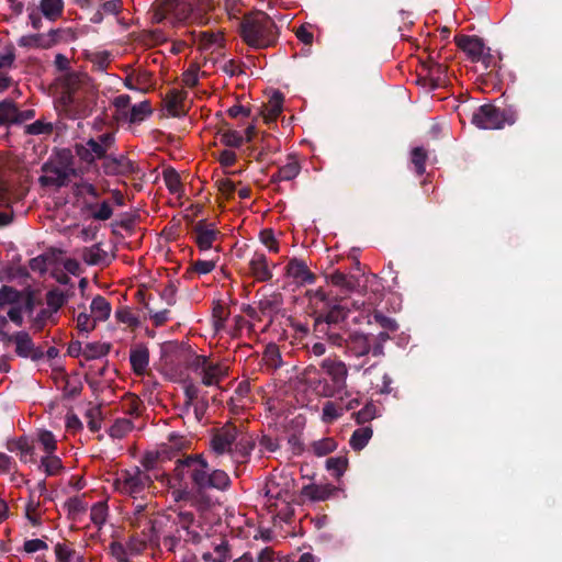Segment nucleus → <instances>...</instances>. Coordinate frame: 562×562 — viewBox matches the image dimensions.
I'll return each mask as SVG.
<instances>
[{"label": "nucleus", "instance_id": "obj_1", "mask_svg": "<svg viewBox=\"0 0 562 562\" xmlns=\"http://www.w3.org/2000/svg\"><path fill=\"white\" fill-rule=\"evenodd\" d=\"M172 480L180 485H190L195 492L196 504L201 506H211V491L225 492L232 485L229 475L224 470L212 468L202 453L177 458Z\"/></svg>", "mask_w": 562, "mask_h": 562}, {"label": "nucleus", "instance_id": "obj_2", "mask_svg": "<svg viewBox=\"0 0 562 562\" xmlns=\"http://www.w3.org/2000/svg\"><path fill=\"white\" fill-rule=\"evenodd\" d=\"M305 296L308 301L310 315L314 319L315 335L329 344L340 342L341 335L349 328L347 318L350 308L345 299L323 288L307 290Z\"/></svg>", "mask_w": 562, "mask_h": 562}, {"label": "nucleus", "instance_id": "obj_3", "mask_svg": "<svg viewBox=\"0 0 562 562\" xmlns=\"http://www.w3.org/2000/svg\"><path fill=\"white\" fill-rule=\"evenodd\" d=\"M59 105L69 119H81L90 114V94L93 91L90 77L85 72L67 71L59 77Z\"/></svg>", "mask_w": 562, "mask_h": 562}, {"label": "nucleus", "instance_id": "obj_4", "mask_svg": "<svg viewBox=\"0 0 562 562\" xmlns=\"http://www.w3.org/2000/svg\"><path fill=\"white\" fill-rule=\"evenodd\" d=\"M210 447L216 456L228 453L233 459L245 462L255 448V440L243 426L228 422L213 430Z\"/></svg>", "mask_w": 562, "mask_h": 562}, {"label": "nucleus", "instance_id": "obj_5", "mask_svg": "<svg viewBox=\"0 0 562 562\" xmlns=\"http://www.w3.org/2000/svg\"><path fill=\"white\" fill-rule=\"evenodd\" d=\"M239 33L243 41L256 49L274 46L279 38V30L274 21L259 10L243 16L239 22Z\"/></svg>", "mask_w": 562, "mask_h": 562}, {"label": "nucleus", "instance_id": "obj_6", "mask_svg": "<svg viewBox=\"0 0 562 562\" xmlns=\"http://www.w3.org/2000/svg\"><path fill=\"white\" fill-rule=\"evenodd\" d=\"M128 520L132 527L142 529V536L149 540L150 546L158 547L160 536L166 531L171 518L166 515H155L148 510L147 504L138 503L134 506Z\"/></svg>", "mask_w": 562, "mask_h": 562}, {"label": "nucleus", "instance_id": "obj_7", "mask_svg": "<svg viewBox=\"0 0 562 562\" xmlns=\"http://www.w3.org/2000/svg\"><path fill=\"white\" fill-rule=\"evenodd\" d=\"M190 370L196 373L205 386H217L229 374V367L222 362H214L204 355H190L187 361Z\"/></svg>", "mask_w": 562, "mask_h": 562}, {"label": "nucleus", "instance_id": "obj_8", "mask_svg": "<svg viewBox=\"0 0 562 562\" xmlns=\"http://www.w3.org/2000/svg\"><path fill=\"white\" fill-rule=\"evenodd\" d=\"M517 112L512 108L501 109L493 104H483L472 114L471 123L483 130H501L505 124L513 125Z\"/></svg>", "mask_w": 562, "mask_h": 562}, {"label": "nucleus", "instance_id": "obj_9", "mask_svg": "<svg viewBox=\"0 0 562 562\" xmlns=\"http://www.w3.org/2000/svg\"><path fill=\"white\" fill-rule=\"evenodd\" d=\"M189 0H156L153 9L154 23H169L176 25L187 21L192 14Z\"/></svg>", "mask_w": 562, "mask_h": 562}, {"label": "nucleus", "instance_id": "obj_10", "mask_svg": "<svg viewBox=\"0 0 562 562\" xmlns=\"http://www.w3.org/2000/svg\"><path fill=\"white\" fill-rule=\"evenodd\" d=\"M153 481L146 471L140 470L138 467L133 470H124L114 480V488L126 495L136 497L151 485Z\"/></svg>", "mask_w": 562, "mask_h": 562}, {"label": "nucleus", "instance_id": "obj_11", "mask_svg": "<svg viewBox=\"0 0 562 562\" xmlns=\"http://www.w3.org/2000/svg\"><path fill=\"white\" fill-rule=\"evenodd\" d=\"M321 368L330 378L331 383L324 382L321 394L325 397L335 396L347 387L348 368L346 363L337 359H324Z\"/></svg>", "mask_w": 562, "mask_h": 562}, {"label": "nucleus", "instance_id": "obj_12", "mask_svg": "<svg viewBox=\"0 0 562 562\" xmlns=\"http://www.w3.org/2000/svg\"><path fill=\"white\" fill-rule=\"evenodd\" d=\"M335 347L342 348L348 357L361 358L373 355L371 346V335L360 330H352L350 327L341 335L340 342H333Z\"/></svg>", "mask_w": 562, "mask_h": 562}, {"label": "nucleus", "instance_id": "obj_13", "mask_svg": "<svg viewBox=\"0 0 562 562\" xmlns=\"http://www.w3.org/2000/svg\"><path fill=\"white\" fill-rule=\"evenodd\" d=\"M42 171L45 175L40 177V183L44 187H65L68 184L70 177H72L65 168L52 160L43 164Z\"/></svg>", "mask_w": 562, "mask_h": 562}, {"label": "nucleus", "instance_id": "obj_14", "mask_svg": "<svg viewBox=\"0 0 562 562\" xmlns=\"http://www.w3.org/2000/svg\"><path fill=\"white\" fill-rule=\"evenodd\" d=\"M102 169L106 176H130L138 171L137 165L125 155H108L102 162Z\"/></svg>", "mask_w": 562, "mask_h": 562}, {"label": "nucleus", "instance_id": "obj_15", "mask_svg": "<svg viewBox=\"0 0 562 562\" xmlns=\"http://www.w3.org/2000/svg\"><path fill=\"white\" fill-rule=\"evenodd\" d=\"M15 353L21 358H30L32 361H38L44 357L42 347H36L26 331L14 334Z\"/></svg>", "mask_w": 562, "mask_h": 562}, {"label": "nucleus", "instance_id": "obj_16", "mask_svg": "<svg viewBox=\"0 0 562 562\" xmlns=\"http://www.w3.org/2000/svg\"><path fill=\"white\" fill-rule=\"evenodd\" d=\"M454 42L458 48L464 52L473 63L480 61L482 53L486 48L482 38L475 35H457Z\"/></svg>", "mask_w": 562, "mask_h": 562}, {"label": "nucleus", "instance_id": "obj_17", "mask_svg": "<svg viewBox=\"0 0 562 562\" xmlns=\"http://www.w3.org/2000/svg\"><path fill=\"white\" fill-rule=\"evenodd\" d=\"M193 234L200 250H209L221 233L214 227V224H207L204 220H201L194 225Z\"/></svg>", "mask_w": 562, "mask_h": 562}, {"label": "nucleus", "instance_id": "obj_18", "mask_svg": "<svg viewBox=\"0 0 562 562\" xmlns=\"http://www.w3.org/2000/svg\"><path fill=\"white\" fill-rule=\"evenodd\" d=\"M87 144L89 146V149L93 156L94 161L97 159L105 160L108 157V151L114 146L115 144V135L113 132H106L98 137L89 138L87 140Z\"/></svg>", "mask_w": 562, "mask_h": 562}, {"label": "nucleus", "instance_id": "obj_19", "mask_svg": "<svg viewBox=\"0 0 562 562\" xmlns=\"http://www.w3.org/2000/svg\"><path fill=\"white\" fill-rule=\"evenodd\" d=\"M124 86L130 90L147 92L154 86V76L146 69L132 70L125 77Z\"/></svg>", "mask_w": 562, "mask_h": 562}, {"label": "nucleus", "instance_id": "obj_20", "mask_svg": "<svg viewBox=\"0 0 562 562\" xmlns=\"http://www.w3.org/2000/svg\"><path fill=\"white\" fill-rule=\"evenodd\" d=\"M286 274L292 277L302 284H313L316 281V276L313 273L304 260L292 258L286 265Z\"/></svg>", "mask_w": 562, "mask_h": 562}, {"label": "nucleus", "instance_id": "obj_21", "mask_svg": "<svg viewBox=\"0 0 562 562\" xmlns=\"http://www.w3.org/2000/svg\"><path fill=\"white\" fill-rule=\"evenodd\" d=\"M424 69L427 71V79L431 89L443 86L448 79V68L446 65L436 61L432 57L423 63Z\"/></svg>", "mask_w": 562, "mask_h": 562}, {"label": "nucleus", "instance_id": "obj_22", "mask_svg": "<svg viewBox=\"0 0 562 562\" xmlns=\"http://www.w3.org/2000/svg\"><path fill=\"white\" fill-rule=\"evenodd\" d=\"M338 488L331 484H307L301 490V496L312 502H324L329 499Z\"/></svg>", "mask_w": 562, "mask_h": 562}, {"label": "nucleus", "instance_id": "obj_23", "mask_svg": "<svg viewBox=\"0 0 562 562\" xmlns=\"http://www.w3.org/2000/svg\"><path fill=\"white\" fill-rule=\"evenodd\" d=\"M250 276L258 282H267L272 279V272L269 269L268 260L266 255L255 252L252 258L249 260Z\"/></svg>", "mask_w": 562, "mask_h": 562}, {"label": "nucleus", "instance_id": "obj_24", "mask_svg": "<svg viewBox=\"0 0 562 562\" xmlns=\"http://www.w3.org/2000/svg\"><path fill=\"white\" fill-rule=\"evenodd\" d=\"M325 279L327 283H330L345 292H352L359 285L358 277L344 273L340 270H334L330 273H326Z\"/></svg>", "mask_w": 562, "mask_h": 562}, {"label": "nucleus", "instance_id": "obj_25", "mask_svg": "<svg viewBox=\"0 0 562 562\" xmlns=\"http://www.w3.org/2000/svg\"><path fill=\"white\" fill-rule=\"evenodd\" d=\"M130 363L136 375H143L149 364V351L145 345H138L131 349Z\"/></svg>", "mask_w": 562, "mask_h": 562}, {"label": "nucleus", "instance_id": "obj_26", "mask_svg": "<svg viewBox=\"0 0 562 562\" xmlns=\"http://www.w3.org/2000/svg\"><path fill=\"white\" fill-rule=\"evenodd\" d=\"M187 95V91L178 89H171L167 92L165 102L167 111L171 116H180L184 113V100Z\"/></svg>", "mask_w": 562, "mask_h": 562}, {"label": "nucleus", "instance_id": "obj_27", "mask_svg": "<svg viewBox=\"0 0 562 562\" xmlns=\"http://www.w3.org/2000/svg\"><path fill=\"white\" fill-rule=\"evenodd\" d=\"M189 347L178 341H167L161 345V359L166 364L172 366L176 360L184 352L189 351Z\"/></svg>", "mask_w": 562, "mask_h": 562}, {"label": "nucleus", "instance_id": "obj_28", "mask_svg": "<svg viewBox=\"0 0 562 562\" xmlns=\"http://www.w3.org/2000/svg\"><path fill=\"white\" fill-rule=\"evenodd\" d=\"M10 451H19L20 460L24 463H34L35 460V448L32 441L26 437H21L14 441L10 447Z\"/></svg>", "mask_w": 562, "mask_h": 562}, {"label": "nucleus", "instance_id": "obj_29", "mask_svg": "<svg viewBox=\"0 0 562 562\" xmlns=\"http://www.w3.org/2000/svg\"><path fill=\"white\" fill-rule=\"evenodd\" d=\"M283 94L279 91L274 92L269 99L268 104L261 111V114L266 123L274 122L282 112Z\"/></svg>", "mask_w": 562, "mask_h": 562}, {"label": "nucleus", "instance_id": "obj_30", "mask_svg": "<svg viewBox=\"0 0 562 562\" xmlns=\"http://www.w3.org/2000/svg\"><path fill=\"white\" fill-rule=\"evenodd\" d=\"M138 300L144 304V307L148 311L150 315V319L153 321V324L156 327H160L165 325L170 319V310L165 308L161 311L156 312L153 307L149 305V301H146L145 293L143 291L137 292ZM151 299V295H149L148 300Z\"/></svg>", "mask_w": 562, "mask_h": 562}, {"label": "nucleus", "instance_id": "obj_31", "mask_svg": "<svg viewBox=\"0 0 562 562\" xmlns=\"http://www.w3.org/2000/svg\"><path fill=\"white\" fill-rule=\"evenodd\" d=\"M90 308L91 313L93 314L94 322L106 321L110 317L112 310L110 302L101 295H97L95 297H93Z\"/></svg>", "mask_w": 562, "mask_h": 562}, {"label": "nucleus", "instance_id": "obj_32", "mask_svg": "<svg viewBox=\"0 0 562 562\" xmlns=\"http://www.w3.org/2000/svg\"><path fill=\"white\" fill-rule=\"evenodd\" d=\"M372 435L373 430L371 426L357 428L350 437L349 445L355 451H360L368 445Z\"/></svg>", "mask_w": 562, "mask_h": 562}, {"label": "nucleus", "instance_id": "obj_33", "mask_svg": "<svg viewBox=\"0 0 562 562\" xmlns=\"http://www.w3.org/2000/svg\"><path fill=\"white\" fill-rule=\"evenodd\" d=\"M40 11L46 19L56 21L63 14L64 1L63 0H41Z\"/></svg>", "mask_w": 562, "mask_h": 562}, {"label": "nucleus", "instance_id": "obj_34", "mask_svg": "<svg viewBox=\"0 0 562 562\" xmlns=\"http://www.w3.org/2000/svg\"><path fill=\"white\" fill-rule=\"evenodd\" d=\"M173 456L170 454L167 448H160L156 452H146L140 461L146 471L154 470L157 462L172 460Z\"/></svg>", "mask_w": 562, "mask_h": 562}, {"label": "nucleus", "instance_id": "obj_35", "mask_svg": "<svg viewBox=\"0 0 562 562\" xmlns=\"http://www.w3.org/2000/svg\"><path fill=\"white\" fill-rule=\"evenodd\" d=\"M153 113L149 101H143L137 104H134L127 112V117L124 120L130 123H138L144 121L147 116Z\"/></svg>", "mask_w": 562, "mask_h": 562}, {"label": "nucleus", "instance_id": "obj_36", "mask_svg": "<svg viewBox=\"0 0 562 562\" xmlns=\"http://www.w3.org/2000/svg\"><path fill=\"white\" fill-rule=\"evenodd\" d=\"M134 425L131 419L127 418H117L114 420V423L111 425V427L108 430V434L111 438L114 439H122L124 438L130 431H132Z\"/></svg>", "mask_w": 562, "mask_h": 562}, {"label": "nucleus", "instance_id": "obj_37", "mask_svg": "<svg viewBox=\"0 0 562 562\" xmlns=\"http://www.w3.org/2000/svg\"><path fill=\"white\" fill-rule=\"evenodd\" d=\"M40 468H43L48 476L57 475L64 469L60 458L54 453H46L45 457H42Z\"/></svg>", "mask_w": 562, "mask_h": 562}, {"label": "nucleus", "instance_id": "obj_38", "mask_svg": "<svg viewBox=\"0 0 562 562\" xmlns=\"http://www.w3.org/2000/svg\"><path fill=\"white\" fill-rule=\"evenodd\" d=\"M105 257L106 252L101 249L100 244H95L92 247H86L82 250V259L90 266L101 263Z\"/></svg>", "mask_w": 562, "mask_h": 562}, {"label": "nucleus", "instance_id": "obj_39", "mask_svg": "<svg viewBox=\"0 0 562 562\" xmlns=\"http://www.w3.org/2000/svg\"><path fill=\"white\" fill-rule=\"evenodd\" d=\"M18 114V108L11 100H3L0 102V126L13 124V120Z\"/></svg>", "mask_w": 562, "mask_h": 562}, {"label": "nucleus", "instance_id": "obj_40", "mask_svg": "<svg viewBox=\"0 0 562 562\" xmlns=\"http://www.w3.org/2000/svg\"><path fill=\"white\" fill-rule=\"evenodd\" d=\"M301 171V166L299 161L292 157L289 158V161L278 169V177L284 181H291L297 177Z\"/></svg>", "mask_w": 562, "mask_h": 562}, {"label": "nucleus", "instance_id": "obj_41", "mask_svg": "<svg viewBox=\"0 0 562 562\" xmlns=\"http://www.w3.org/2000/svg\"><path fill=\"white\" fill-rule=\"evenodd\" d=\"M110 351V345L100 342H89L83 347L82 356L86 360L97 359L106 356Z\"/></svg>", "mask_w": 562, "mask_h": 562}, {"label": "nucleus", "instance_id": "obj_42", "mask_svg": "<svg viewBox=\"0 0 562 562\" xmlns=\"http://www.w3.org/2000/svg\"><path fill=\"white\" fill-rule=\"evenodd\" d=\"M175 485L177 484L179 488L172 491V495L177 502L179 501H191L194 506H196L199 509H205L209 506H201L196 504L195 502V492H193V488L190 487V485H180L177 481H175Z\"/></svg>", "mask_w": 562, "mask_h": 562}, {"label": "nucleus", "instance_id": "obj_43", "mask_svg": "<svg viewBox=\"0 0 562 562\" xmlns=\"http://www.w3.org/2000/svg\"><path fill=\"white\" fill-rule=\"evenodd\" d=\"M46 303L49 311L57 313L66 304V297L58 288H54L46 293Z\"/></svg>", "mask_w": 562, "mask_h": 562}, {"label": "nucleus", "instance_id": "obj_44", "mask_svg": "<svg viewBox=\"0 0 562 562\" xmlns=\"http://www.w3.org/2000/svg\"><path fill=\"white\" fill-rule=\"evenodd\" d=\"M108 504L105 502H98L92 505L90 510V519L91 521L98 526L101 527L108 518Z\"/></svg>", "mask_w": 562, "mask_h": 562}, {"label": "nucleus", "instance_id": "obj_45", "mask_svg": "<svg viewBox=\"0 0 562 562\" xmlns=\"http://www.w3.org/2000/svg\"><path fill=\"white\" fill-rule=\"evenodd\" d=\"M348 467L346 457H331L326 460V469L331 472L333 476L339 479Z\"/></svg>", "mask_w": 562, "mask_h": 562}, {"label": "nucleus", "instance_id": "obj_46", "mask_svg": "<svg viewBox=\"0 0 562 562\" xmlns=\"http://www.w3.org/2000/svg\"><path fill=\"white\" fill-rule=\"evenodd\" d=\"M412 164L414 165L417 176H422L426 171L427 153L423 147H415L411 155Z\"/></svg>", "mask_w": 562, "mask_h": 562}, {"label": "nucleus", "instance_id": "obj_47", "mask_svg": "<svg viewBox=\"0 0 562 562\" xmlns=\"http://www.w3.org/2000/svg\"><path fill=\"white\" fill-rule=\"evenodd\" d=\"M54 551L57 562H71L79 553L71 546L64 542L56 543Z\"/></svg>", "mask_w": 562, "mask_h": 562}, {"label": "nucleus", "instance_id": "obj_48", "mask_svg": "<svg viewBox=\"0 0 562 562\" xmlns=\"http://www.w3.org/2000/svg\"><path fill=\"white\" fill-rule=\"evenodd\" d=\"M167 41L168 36L160 29L146 31L142 35V42L148 46H156Z\"/></svg>", "mask_w": 562, "mask_h": 562}, {"label": "nucleus", "instance_id": "obj_49", "mask_svg": "<svg viewBox=\"0 0 562 562\" xmlns=\"http://www.w3.org/2000/svg\"><path fill=\"white\" fill-rule=\"evenodd\" d=\"M220 140L222 144H224L227 147L238 148L243 145L244 137L237 131L227 130V131L220 133Z\"/></svg>", "mask_w": 562, "mask_h": 562}, {"label": "nucleus", "instance_id": "obj_50", "mask_svg": "<svg viewBox=\"0 0 562 562\" xmlns=\"http://www.w3.org/2000/svg\"><path fill=\"white\" fill-rule=\"evenodd\" d=\"M187 440L179 435L171 434L168 437V442H165L160 446V448H167L168 452L176 458L177 453L186 448Z\"/></svg>", "mask_w": 562, "mask_h": 562}, {"label": "nucleus", "instance_id": "obj_51", "mask_svg": "<svg viewBox=\"0 0 562 562\" xmlns=\"http://www.w3.org/2000/svg\"><path fill=\"white\" fill-rule=\"evenodd\" d=\"M336 447V441L333 438H323L314 441L312 445L313 452L317 457H323L333 452Z\"/></svg>", "mask_w": 562, "mask_h": 562}, {"label": "nucleus", "instance_id": "obj_52", "mask_svg": "<svg viewBox=\"0 0 562 562\" xmlns=\"http://www.w3.org/2000/svg\"><path fill=\"white\" fill-rule=\"evenodd\" d=\"M54 314L55 313H53L48 308H42L32 319V327L34 328V330L42 331L48 321H50L52 323H56Z\"/></svg>", "mask_w": 562, "mask_h": 562}, {"label": "nucleus", "instance_id": "obj_53", "mask_svg": "<svg viewBox=\"0 0 562 562\" xmlns=\"http://www.w3.org/2000/svg\"><path fill=\"white\" fill-rule=\"evenodd\" d=\"M164 180L166 182L168 190L171 193L176 194V193L180 192L182 184L180 181V176L175 169H172V168L166 169L164 171Z\"/></svg>", "mask_w": 562, "mask_h": 562}, {"label": "nucleus", "instance_id": "obj_54", "mask_svg": "<svg viewBox=\"0 0 562 562\" xmlns=\"http://www.w3.org/2000/svg\"><path fill=\"white\" fill-rule=\"evenodd\" d=\"M57 165L65 168V170L72 177H77L78 172L74 167V156L69 149H61L57 156Z\"/></svg>", "mask_w": 562, "mask_h": 562}, {"label": "nucleus", "instance_id": "obj_55", "mask_svg": "<svg viewBox=\"0 0 562 562\" xmlns=\"http://www.w3.org/2000/svg\"><path fill=\"white\" fill-rule=\"evenodd\" d=\"M263 359L268 367L278 369L282 366V357L276 345H269L263 353Z\"/></svg>", "mask_w": 562, "mask_h": 562}, {"label": "nucleus", "instance_id": "obj_56", "mask_svg": "<svg viewBox=\"0 0 562 562\" xmlns=\"http://www.w3.org/2000/svg\"><path fill=\"white\" fill-rule=\"evenodd\" d=\"M21 297V293L9 285H2L0 288V308L7 304L18 303Z\"/></svg>", "mask_w": 562, "mask_h": 562}, {"label": "nucleus", "instance_id": "obj_57", "mask_svg": "<svg viewBox=\"0 0 562 562\" xmlns=\"http://www.w3.org/2000/svg\"><path fill=\"white\" fill-rule=\"evenodd\" d=\"M390 339L386 330L380 331L378 335H371V346L373 349V357L384 356V344Z\"/></svg>", "mask_w": 562, "mask_h": 562}, {"label": "nucleus", "instance_id": "obj_58", "mask_svg": "<svg viewBox=\"0 0 562 562\" xmlns=\"http://www.w3.org/2000/svg\"><path fill=\"white\" fill-rule=\"evenodd\" d=\"M131 97L128 94H120L113 100V105L116 109L115 119L117 121L127 117Z\"/></svg>", "mask_w": 562, "mask_h": 562}, {"label": "nucleus", "instance_id": "obj_59", "mask_svg": "<svg viewBox=\"0 0 562 562\" xmlns=\"http://www.w3.org/2000/svg\"><path fill=\"white\" fill-rule=\"evenodd\" d=\"M195 517L192 512H179L176 519H171L170 524L176 525V531L179 532L180 528L188 530L194 522Z\"/></svg>", "mask_w": 562, "mask_h": 562}, {"label": "nucleus", "instance_id": "obj_60", "mask_svg": "<svg viewBox=\"0 0 562 562\" xmlns=\"http://www.w3.org/2000/svg\"><path fill=\"white\" fill-rule=\"evenodd\" d=\"M109 552L117 562H130L128 550L122 542L112 541L109 546Z\"/></svg>", "mask_w": 562, "mask_h": 562}, {"label": "nucleus", "instance_id": "obj_61", "mask_svg": "<svg viewBox=\"0 0 562 562\" xmlns=\"http://www.w3.org/2000/svg\"><path fill=\"white\" fill-rule=\"evenodd\" d=\"M357 424L363 425L376 417V406L372 403L366 404L355 414Z\"/></svg>", "mask_w": 562, "mask_h": 562}, {"label": "nucleus", "instance_id": "obj_62", "mask_svg": "<svg viewBox=\"0 0 562 562\" xmlns=\"http://www.w3.org/2000/svg\"><path fill=\"white\" fill-rule=\"evenodd\" d=\"M38 442L43 446L46 453H54L57 449V441L55 436L49 430H42L38 434Z\"/></svg>", "mask_w": 562, "mask_h": 562}, {"label": "nucleus", "instance_id": "obj_63", "mask_svg": "<svg viewBox=\"0 0 562 562\" xmlns=\"http://www.w3.org/2000/svg\"><path fill=\"white\" fill-rule=\"evenodd\" d=\"M149 540L145 537L139 538L138 536H132L126 543V548L130 554L137 555L146 549Z\"/></svg>", "mask_w": 562, "mask_h": 562}, {"label": "nucleus", "instance_id": "obj_64", "mask_svg": "<svg viewBox=\"0 0 562 562\" xmlns=\"http://www.w3.org/2000/svg\"><path fill=\"white\" fill-rule=\"evenodd\" d=\"M65 507L68 509L69 515H79L87 510L88 504L82 497L74 496L67 499Z\"/></svg>", "mask_w": 562, "mask_h": 562}]
</instances>
